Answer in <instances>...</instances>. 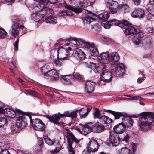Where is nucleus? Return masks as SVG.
<instances>
[{"mask_svg": "<svg viewBox=\"0 0 154 154\" xmlns=\"http://www.w3.org/2000/svg\"><path fill=\"white\" fill-rule=\"evenodd\" d=\"M60 79L62 82L66 84H71L73 80L72 77L71 75L62 76Z\"/></svg>", "mask_w": 154, "mask_h": 154, "instance_id": "28", "label": "nucleus"}, {"mask_svg": "<svg viewBox=\"0 0 154 154\" xmlns=\"http://www.w3.org/2000/svg\"><path fill=\"white\" fill-rule=\"evenodd\" d=\"M109 139L110 143L113 146H117L119 144V137L116 134H110Z\"/></svg>", "mask_w": 154, "mask_h": 154, "instance_id": "19", "label": "nucleus"}, {"mask_svg": "<svg viewBox=\"0 0 154 154\" xmlns=\"http://www.w3.org/2000/svg\"><path fill=\"white\" fill-rule=\"evenodd\" d=\"M120 57L118 53L116 52H112L111 55L110 57V60L117 61L119 60Z\"/></svg>", "mask_w": 154, "mask_h": 154, "instance_id": "35", "label": "nucleus"}, {"mask_svg": "<svg viewBox=\"0 0 154 154\" xmlns=\"http://www.w3.org/2000/svg\"><path fill=\"white\" fill-rule=\"evenodd\" d=\"M84 2H78L77 4V7H74L71 6L70 5H65V7L66 8L69 9L74 11V12L76 13L81 12L82 11V9L85 8V6H84Z\"/></svg>", "mask_w": 154, "mask_h": 154, "instance_id": "13", "label": "nucleus"}, {"mask_svg": "<svg viewBox=\"0 0 154 154\" xmlns=\"http://www.w3.org/2000/svg\"><path fill=\"white\" fill-rule=\"evenodd\" d=\"M71 49L70 47H69L68 49L63 47H60L57 50L58 57L60 59H66L69 56V51Z\"/></svg>", "mask_w": 154, "mask_h": 154, "instance_id": "7", "label": "nucleus"}, {"mask_svg": "<svg viewBox=\"0 0 154 154\" xmlns=\"http://www.w3.org/2000/svg\"><path fill=\"white\" fill-rule=\"evenodd\" d=\"M106 68L107 66H106L103 70L100 76V79L102 81L106 82H109L111 81L112 75L111 72L107 70Z\"/></svg>", "mask_w": 154, "mask_h": 154, "instance_id": "12", "label": "nucleus"}, {"mask_svg": "<svg viewBox=\"0 0 154 154\" xmlns=\"http://www.w3.org/2000/svg\"><path fill=\"white\" fill-rule=\"evenodd\" d=\"M4 115V116L7 117L13 118L14 117L16 116V113L15 111L8 109H6L3 110Z\"/></svg>", "mask_w": 154, "mask_h": 154, "instance_id": "27", "label": "nucleus"}, {"mask_svg": "<svg viewBox=\"0 0 154 154\" xmlns=\"http://www.w3.org/2000/svg\"><path fill=\"white\" fill-rule=\"evenodd\" d=\"M147 30L149 32L154 35V29L150 27H148Z\"/></svg>", "mask_w": 154, "mask_h": 154, "instance_id": "59", "label": "nucleus"}, {"mask_svg": "<svg viewBox=\"0 0 154 154\" xmlns=\"http://www.w3.org/2000/svg\"><path fill=\"white\" fill-rule=\"evenodd\" d=\"M122 10L124 11L125 12L128 11L130 10L128 6L126 4L123 5L122 6Z\"/></svg>", "mask_w": 154, "mask_h": 154, "instance_id": "54", "label": "nucleus"}, {"mask_svg": "<svg viewBox=\"0 0 154 154\" xmlns=\"http://www.w3.org/2000/svg\"><path fill=\"white\" fill-rule=\"evenodd\" d=\"M7 35L6 32L3 28H0V38H4L6 37Z\"/></svg>", "mask_w": 154, "mask_h": 154, "instance_id": "41", "label": "nucleus"}, {"mask_svg": "<svg viewBox=\"0 0 154 154\" xmlns=\"http://www.w3.org/2000/svg\"><path fill=\"white\" fill-rule=\"evenodd\" d=\"M1 147L2 150L8 149L10 147L9 143L7 141H4L1 143Z\"/></svg>", "mask_w": 154, "mask_h": 154, "instance_id": "40", "label": "nucleus"}, {"mask_svg": "<svg viewBox=\"0 0 154 154\" xmlns=\"http://www.w3.org/2000/svg\"><path fill=\"white\" fill-rule=\"evenodd\" d=\"M130 151L129 149L123 148L121 149V154H133V153H130Z\"/></svg>", "mask_w": 154, "mask_h": 154, "instance_id": "43", "label": "nucleus"}, {"mask_svg": "<svg viewBox=\"0 0 154 154\" xmlns=\"http://www.w3.org/2000/svg\"><path fill=\"white\" fill-rule=\"evenodd\" d=\"M69 38L66 39L62 38L59 39L57 42V44L59 45H69Z\"/></svg>", "mask_w": 154, "mask_h": 154, "instance_id": "36", "label": "nucleus"}, {"mask_svg": "<svg viewBox=\"0 0 154 154\" xmlns=\"http://www.w3.org/2000/svg\"><path fill=\"white\" fill-rule=\"evenodd\" d=\"M44 5H42V6L40 5H38V6H36L34 7L33 11L34 14H33L32 16L36 20H39L42 18V14H41L39 12L43 11L45 10V8H44Z\"/></svg>", "mask_w": 154, "mask_h": 154, "instance_id": "6", "label": "nucleus"}, {"mask_svg": "<svg viewBox=\"0 0 154 154\" xmlns=\"http://www.w3.org/2000/svg\"><path fill=\"white\" fill-rule=\"evenodd\" d=\"M105 129V127L103 125L95 126L94 125L93 129L96 133L102 132Z\"/></svg>", "mask_w": 154, "mask_h": 154, "instance_id": "39", "label": "nucleus"}, {"mask_svg": "<svg viewBox=\"0 0 154 154\" xmlns=\"http://www.w3.org/2000/svg\"><path fill=\"white\" fill-rule=\"evenodd\" d=\"M94 67L91 68V69H92L94 72L96 73H99V71L102 72L103 69H104V67H106L105 66L102 64V63H98V65L97 66V65L95 63L94 64Z\"/></svg>", "mask_w": 154, "mask_h": 154, "instance_id": "31", "label": "nucleus"}, {"mask_svg": "<svg viewBox=\"0 0 154 154\" xmlns=\"http://www.w3.org/2000/svg\"><path fill=\"white\" fill-rule=\"evenodd\" d=\"M102 26L106 29H109L110 28L111 26H112L111 22H110V21H109L106 22V23H103L102 24Z\"/></svg>", "mask_w": 154, "mask_h": 154, "instance_id": "46", "label": "nucleus"}, {"mask_svg": "<svg viewBox=\"0 0 154 154\" xmlns=\"http://www.w3.org/2000/svg\"><path fill=\"white\" fill-rule=\"evenodd\" d=\"M19 27V25L17 23H14L12 26L11 29L10 30V32L11 35L15 37L18 35Z\"/></svg>", "mask_w": 154, "mask_h": 154, "instance_id": "26", "label": "nucleus"}, {"mask_svg": "<svg viewBox=\"0 0 154 154\" xmlns=\"http://www.w3.org/2000/svg\"><path fill=\"white\" fill-rule=\"evenodd\" d=\"M0 154H11L9 153L8 149L2 150L1 151Z\"/></svg>", "mask_w": 154, "mask_h": 154, "instance_id": "61", "label": "nucleus"}, {"mask_svg": "<svg viewBox=\"0 0 154 154\" xmlns=\"http://www.w3.org/2000/svg\"><path fill=\"white\" fill-rule=\"evenodd\" d=\"M125 96L129 97H130L129 100H137L139 99H141V97L140 96H130V95H125Z\"/></svg>", "mask_w": 154, "mask_h": 154, "instance_id": "53", "label": "nucleus"}, {"mask_svg": "<svg viewBox=\"0 0 154 154\" xmlns=\"http://www.w3.org/2000/svg\"><path fill=\"white\" fill-rule=\"evenodd\" d=\"M129 135L128 134H126L124 138V140L126 142H127L129 140Z\"/></svg>", "mask_w": 154, "mask_h": 154, "instance_id": "63", "label": "nucleus"}, {"mask_svg": "<svg viewBox=\"0 0 154 154\" xmlns=\"http://www.w3.org/2000/svg\"><path fill=\"white\" fill-rule=\"evenodd\" d=\"M113 129L116 133H122L125 130V127L122 123H119L117 125L113 128Z\"/></svg>", "mask_w": 154, "mask_h": 154, "instance_id": "29", "label": "nucleus"}, {"mask_svg": "<svg viewBox=\"0 0 154 154\" xmlns=\"http://www.w3.org/2000/svg\"><path fill=\"white\" fill-rule=\"evenodd\" d=\"M19 41V39L18 38L15 42L14 44V49L16 51H17L18 50Z\"/></svg>", "mask_w": 154, "mask_h": 154, "instance_id": "55", "label": "nucleus"}, {"mask_svg": "<svg viewBox=\"0 0 154 154\" xmlns=\"http://www.w3.org/2000/svg\"><path fill=\"white\" fill-rule=\"evenodd\" d=\"M140 32V30L131 26L127 27L124 30V33L126 35L131 34H138Z\"/></svg>", "mask_w": 154, "mask_h": 154, "instance_id": "23", "label": "nucleus"}, {"mask_svg": "<svg viewBox=\"0 0 154 154\" xmlns=\"http://www.w3.org/2000/svg\"><path fill=\"white\" fill-rule=\"evenodd\" d=\"M139 118L141 121L140 125V129L142 131H145L151 125L154 120V113L144 112L140 114H133L130 116L131 118Z\"/></svg>", "mask_w": 154, "mask_h": 154, "instance_id": "1", "label": "nucleus"}, {"mask_svg": "<svg viewBox=\"0 0 154 154\" xmlns=\"http://www.w3.org/2000/svg\"><path fill=\"white\" fill-rule=\"evenodd\" d=\"M69 114L68 111H66L63 114H60L59 113V115L56 114L54 115L53 116H49L48 115L46 117L51 122H52L55 124H58V120L60 119V117H63L64 116L69 117Z\"/></svg>", "mask_w": 154, "mask_h": 154, "instance_id": "9", "label": "nucleus"}, {"mask_svg": "<svg viewBox=\"0 0 154 154\" xmlns=\"http://www.w3.org/2000/svg\"><path fill=\"white\" fill-rule=\"evenodd\" d=\"M125 70V66L122 63L118 64L115 68V70L112 71L117 76H120L123 75Z\"/></svg>", "mask_w": 154, "mask_h": 154, "instance_id": "16", "label": "nucleus"}, {"mask_svg": "<svg viewBox=\"0 0 154 154\" xmlns=\"http://www.w3.org/2000/svg\"><path fill=\"white\" fill-rule=\"evenodd\" d=\"M43 138L45 142L48 145L51 146L53 145L55 143V140H51L47 136H44Z\"/></svg>", "mask_w": 154, "mask_h": 154, "instance_id": "37", "label": "nucleus"}, {"mask_svg": "<svg viewBox=\"0 0 154 154\" xmlns=\"http://www.w3.org/2000/svg\"><path fill=\"white\" fill-rule=\"evenodd\" d=\"M54 63L57 69L60 67L62 65V63L60 60L57 59L54 61Z\"/></svg>", "mask_w": 154, "mask_h": 154, "instance_id": "47", "label": "nucleus"}, {"mask_svg": "<svg viewBox=\"0 0 154 154\" xmlns=\"http://www.w3.org/2000/svg\"><path fill=\"white\" fill-rule=\"evenodd\" d=\"M98 17L99 19L103 21H105L109 17V13L108 12L106 11L99 14L98 16Z\"/></svg>", "mask_w": 154, "mask_h": 154, "instance_id": "34", "label": "nucleus"}, {"mask_svg": "<svg viewBox=\"0 0 154 154\" xmlns=\"http://www.w3.org/2000/svg\"><path fill=\"white\" fill-rule=\"evenodd\" d=\"M78 111V110H77L75 111H72L69 113V117H71L72 118H75L76 117L77 112Z\"/></svg>", "mask_w": 154, "mask_h": 154, "instance_id": "51", "label": "nucleus"}, {"mask_svg": "<svg viewBox=\"0 0 154 154\" xmlns=\"http://www.w3.org/2000/svg\"><path fill=\"white\" fill-rule=\"evenodd\" d=\"M107 4L111 13L114 14L118 12L119 6L116 1L113 0H108Z\"/></svg>", "mask_w": 154, "mask_h": 154, "instance_id": "11", "label": "nucleus"}, {"mask_svg": "<svg viewBox=\"0 0 154 154\" xmlns=\"http://www.w3.org/2000/svg\"><path fill=\"white\" fill-rule=\"evenodd\" d=\"M15 110L18 113L19 117L16 121L15 126L14 125L13 126L14 128L15 127V128H17V130H14V131H16L19 128H23L25 127L27 123L24 120L25 118L23 112L17 108L15 109Z\"/></svg>", "mask_w": 154, "mask_h": 154, "instance_id": "4", "label": "nucleus"}, {"mask_svg": "<svg viewBox=\"0 0 154 154\" xmlns=\"http://www.w3.org/2000/svg\"><path fill=\"white\" fill-rule=\"evenodd\" d=\"M144 11L140 8H136L132 12L131 16L133 17L142 18L145 15Z\"/></svg>", "mask_w": 154, "mask_h": 154, "instance_id": "22", "label": "nucleus"}, {"mask_svg": "<svg viewBox=\"0 0 154 154\" xmlns=\"http://www.w3.org/2000/svg\"><path fill=\"white\" fill-rule=\"evenodd\" d=\"M110 22H111V23L112 25H115V26H119L120 25V22L116 19H112L110 20Z\"/></svg>", "mask_w": 154, "mask_h": 154, "instance_id": "44", "label": "nucleus"}, {"mask_svg": "<svg viewBox=\"0 0 154 154\" xmlns=\"http://www.w3.org/2000/svg\"><path fill=\"white\" fill-rule=\"evenodd\" d=\"M65 131L66 134V135L68 143L67 148L69 152H72L74 151L72 147L73 142H75L76 144H78L80 140L76 138L69 129H66Z\"/></svg>", "mask_w": 154, "mask_h": 154, "instance_id": "2", "label": "nucleus"}, {"mask_svg": "<svg viewBox=\"0 0 154 154\" xmlns=\"http://www.w3.org/2000/svg\"><path fill=\"white\" fill-rule=\"evenodd\" d=\"M57 18L55 17L50 16L47 17L45 19V22L47 23L52 24H55L57 23Z\"/></svg>", "mask_w": 154, "mask_h": 154, "instance_id": "32", "label": "nucleus"}, {"mask_svg": "<svg viewBox=\"0 0 154 154\" xmlns=\"http://www.w3.org/2000/svg\"><path fill=\"white\" fill-rule=\"evenodd\" d=\"M112 113L114 115L115 119H118L121 117H124L122 114L121 112L112 111Z\"/></svg>", "mask_w": 154, "mask_h": 154, "instance_id": "42", "label": "nucleus"}, {"mask_svg": "<svg viewBox=\"0 0 154 154\" xmlns=\"http://www.w3.org/2000/svg\"><path fill=\"white\" fill-rule=\"evenodd\" d=\"M122 123L126 127L128 128L133 125V121L131 117L128 116H124L122 118Z\"/></svg>", "mask_w": 154, "mask_h": 154, "instance_id": "25", "label": "nucleus"}, {"mask_svg": "<svg viewBox=\"0 0 154 154\" xmlns=\"http://www.w3.org/2000/svg\"><path fill=\"white\" fill-rule=\"evenodd\" d=\"M85 4L84 5V6H85V8L87 6H89L93 5L94 2H91L89 0H86V1H84Z\"/></svg>", "mask_w": 154, "mask_h": 154, "instance_id": "50", "label": "nucleus"}, {"mask_svg": "<svg viewBox=\"0 0 154 154\" xmlns=\"http://www.w3.org/2000/svg\"><path fill=\"white\" fill-rule=\"evenodd\" d=\"M149 12L152 15L154 16V8L152 7L148 9Z\"/></svg>", "mask_w": 154, "mask_h": 154, "instance_id": "60", "label": "nucleus"}, {"mask_svg": "<svg viewBox=\"0 0 154 154\" xmlns=\"http://www.w3.org/2000/svg\"><path fill=\"white\" fill-rule=\"evenodd\" d=\"M73 55L75 58L81 60H83L85 57V54L84 52L78 48L75 49Z\"/></svg>", "mask_w": 154, "mask_h": 154, "instance_id": "21", "label": "nucleus"}, {"mask_svg": "<svg viewBox=\"0 0 154 154\" xmlns=\"http://www.w3.org/2000/svg\"><path fill=\"white\" fill-rule=\"evenodd\" d=\"M14 0H1L2 3H7L8 2H13Z\"/></svg>", "mask_w": 154, "mask_h": 154, "instance_id": "62", "label": "nucleus"}, {"mask_svg": "<svg viewBox=\"0 0 154 154\" xmlns=\"http://www.w3.org/2000/svg\"><path fill=\"white\" fill-rule=\"evenodd\" d=\"M95 63H91V62H85V65L88 68H93L94 66V64Z\"/></svg>", "mask_w": 154, "mask_h": 154, "instance_id": "49", "label": "nucleus"}, {"mask_svg": "<svg viewBox=\"0 0 154 154\" xmlns=\"http://www.w3.org/2000/svg\"><path fill=\"white\" fill-rule=\"evenodd\" d=\"M74 77L75 79H77L79 80H82L84 79L83 76L79 73H76L74 74Z\"/></svg>", "mask_w": 154, "mask_h": 154, "instance_id": "52", "label": "nucleus"}, {"mask_svg": "<svg viewBox=\"0 0 154 154\" xmlns=\"http://www.w3.org/2000/svg\"><path fill=\"white\" fill-rule=\"evenodd\" d=\"M92 109V107L89 106L79 109V115L81 118H85Z\"/></svg>", "mask_w": 154, "mask_h": 154, "instance_id": "20", "label": "nucleus"}, {"mask_svg": "<svg viewBox=\"0 0 154 154\" xmlns=\"http://www.w3.org/2000/svg\"><path fill=\"white\" fill-rule=\"evenodd\" d=\"M135 43L137 44H138L140 42V39L137 36L134 37L133 39Z\"/></svg>", "mask_w": 154, "mask_h": 154, "instance_id": "56", "label": "nucleus"}, {"mask_svg": "<svg viewBox=\"0 0 154 154\" xmlns=\"http://www.w3.org/2000/svg\"><path fill=\"white\" fill-rule=\"evenodd\" d=\"M94 112L93 113V117L94 119L98 118L99 119L101 116L99 109L97 108H94L93 109Z\"/></svg>", "mask_w": 154, "mask_h": 154, "instance_id": "38", "label": "nucleus"}, {"mask_svg": "<svg viewBox=\"0 0 154 154\" xmlns=\"http://www.w3.org/2000/svg\"><path fill=\"white\" fill-rule=\"evenodd\" d=\"M81 42V39L75 38H69V45L74 47H80Z\"/></svg>", "mask_w": 154, "mask_h": 154, "instance_id": "24", "label": "nucleus"}, {"mask_svg": "<svg viewBox=\"0 0 154 154\" xmlns=\"http://www.w3.org/2000/svg\"><path fill=\"white\" fill-rule=\"evenodd\" d=\"M98 58L101 60L100 63L106 66V64L110 62V57L108 52L101 53L98 56Z\"/></svg>", "mask_w": 154, "mask_h": 154, "instance_id": "14", "label": "nucleus"}, {"mask_svg": "<svg viewBox=\"0 0 154 154\" xmlns=\"http://www.w3.org/2000/svg\"><path fill=\"white\" fill-rule=\"evenodd\" d=\"M140 74H141V75L143 77L142 78H138L137 80V82L138 83H141L145 79V77H144L145 76V74H144V72L143 71H140Z\"/></svg>", "mask_w": 154, "mask_h": 154, "instance_id": "48", "label": "nucleus"}, {"mask_svg": "<svg viewBox=\"0 0 154 154\" xmlns=\"http://www.w3.org/2000/svg\"><path fill=\"white\" fill-rule=\"evenodd\" d=\"M98 148V145L97 140H91L88 143L86 149L91 152H93L97 150Z\"/></svg>", "mask_w": 154, "mask_h": 154, "instance_id": "15", "label": "nucleus"}, {"mask_svg": "<svg viewBox=\"0 0 154 154\" xmlns=\"http://www.w3.org/2000/svg\"><path fill=\"white\" fill-rule=\"evenodd\" d=\"M90 152H91L87 150L86 149V150H84L82 151V154H91Z\"/></svg>", "mask_w": 154, "mask_h": 154, "instance_id": "64", "label": "nucleus"}, {"mask_svg": "<svg viewBox=\"0 0 154 154\" xmlns=\"http://www.w3.org/2000/svg\"><path fill=\"white\" fill-rule=\"evenodd\" d=\"M95 83L94 82L87 80L85 84V90L88 93H92L94 90L95 87Z\"/></svg>", "mask_w": 154, "mask_h": 154, "instance_id": "18", "label": "nucleus"}, {"mask_svg": "<svg viewBox=\"0 0 154 154\" xmlns=\"http://www.w3.org/2000/svg\"><path fill=\"white\" fill-rule=\"evenodd\" d=\"M27 93L28 94L35 96V95L36 94V92L32 90H28Z\"/></svg>", "mask_w": 154, "mask_h": 154, "instance_id": "57", "label": "nucleus"}, {"mask_svg": "<svg viewBox=\"0 0 154 154\" xmlns=\"http://www.w3.org/2000/svg\"><path fill=\"white\" fill-rule=\"evenodd\" d=\"M3 113V109L0 108V127H2L7 123V121L4 117V115Z\"/></svg>", "mask_w": 154, "mask_h": 154, "instance_id": "33", "label": "nucleus"}, {"mask_svg": "<svg viewBox=\"0 0 154 154\" xmlns=\"http://www.w3.org/2000/svg\"><path fill=\"white\" fill-rule=\"evenodd\" d=\"M121 24H122L125 26H127L129 25L130 23L128 21L125 20H123L120 22Z\"/></svg>", "mask_w": 154, "mask_h": 154, "instance_id": "58", "label": "nucleus"}, {"mask_svg": "<svg viewBox=\"0 0 154 154\" xmlns=\"http://www.w3.org/2000/svg\"><path fill=\"white\" fill-rule=\"evenodd\" d=\"M46 76H48L49 79L53 81H56L59 78V75L58 72L55 70L53 69L48 71L45 73Z\"/></svg>", "mask_w": 154, "mask_h": 154, "instance_id": "17", "label": "nucleus"}, {"mask_svg": "<svg viewBox=\"0 0 154 154\" xmlns=\"http://www.w3.org/2000/svg\"><path fill=\"white\" fill-rule=\"evenodd\" d=\"M86 16L82 18L84 24H89L95 20L96 16L95 14L91 11H86Z\"/></svg>", "mask_w": 154, "mask_h": 154, "instance_id": "8", "label": "nucleus"}, {"mask_svg": "<svg viewBox=\"0 0 154 154\" xmlns=\"http://www.w3.org/2000/svg\"><path fill=\"white\" fill-rule=\"evenodd\" d=\"M82 43L80 47L83 48L88 49L90 51L91 55L94 57L97 56L99 54L96 47L93 44H90L82 39Z\"/></svg>", "mask_w": 154, "mask_h": 154, "instance_id": "5", "label": "nucleus"}, {"mask_svg": "<svg viewBox=\"0 0 154 154\" xmlns=\"http://www.w3.org/2000/svg\"><path fill=\"white\" fill-rule=\"evenodd\" d=\"M94 124L90 122L85 125L79 124L76 127V130L80 133L86 135L93 130Z\"/></svg>", "mask_w": 154, "mask_h": 154, "instance_id": "3", "label": "nucleus"}, {"mask_svg": "<svg viewBox=\"0 0 154 154\" xmlns=\"http://www.w3.org/2000/svg\"><path fill=\"white\" fill-rule=\"evenodd\" d=\"M71 14H69V12H67V10H63L60 11L59 12V15L60 16L65 15H68Z\"/></svg>", "mask_w": 154, "mask_h": 154, "instance_id": "45", "label": "nucleus"}, {"mask_svg": "<svg viewBox=\"0 0 154 154\" xmlns=\"http://www.w3.org/2000/svg\"><path fill=\"white\" fill-rule=\"evenodd\" d=\"M32 126L33 128L39 131H42L45 129V124L39 119H35L32 122Z\"/></svg>", "mask_w": 154, "mask_h": 154, "instance_id": "10", "label": "nucleus"}, {"mask_svg": "<svg viewBox=\"0 0 154 154\" xmlns=\"http://www.w3.org/2000/svg\"><path fill=\"white\" fill-rule=\"evenodd\" d=\"M99 119L100 123L102 124H109L112 122V119L105 115L101 116Z\"/></svg>", "mask_w": 154, "mask_h": 154, "instance_id": "30", "label": "nucleus"}]
</instances>
